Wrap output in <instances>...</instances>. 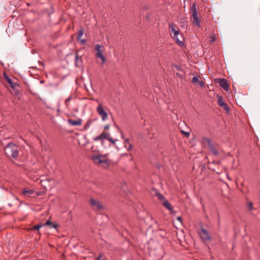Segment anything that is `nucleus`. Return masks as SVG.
Listing matches in <instances>:
<instances>
[{
    "label": "nucleus",
    "instance_id": "1",
    "mask_svg": "<svg viewBox=\"0 0 260 260\" xmlns=\"http://www.w3.org/2000/svg\"><path fill=\"white\" fill-rule=\"evenodd\" d=\"M90 159L95 164L101 165L104 167L109 166L110 161L107 158V154H93L90 156Z\"/></svg>",
    "mask_w": 260,
    "mask_h": 260
},
{
    "label": "nucleus",
    "instance_id": "2",
    "mask_svg": "<svg viewBox=\"0 0 260 260\" xmlns=\"http://www.w3.org/2000/svg\"><path fill=\"white\" fill-rule=\"evenodd\" d=\"M94 50L96 51L95 57L100 58L102 61V64H104L106 60V58L104 55L105 51V46L100 44H96L94 47Z\"/></svg>",
    "mask_w": 260,
    "mask_h": 260
},
{
    "label": "nucleus",
    "instance_id": "3",
    "mask_svg": "<svg viewBox=\"0 0 260 260\" xmlns=\"http://www.w3.org/2000/svg\"><path fill=\"white\" fill-rule=\"evenodd\" d=\"M5 152L8 156H11L13 158H16L18 154V151L17 146L14 144L10 143L5 148Z\"/></svg>",
    "mask_w": 260,
    "mask_h": 260
},
{
    "label": "nucleus",
    "instance_id": "4",
    "mask_svg": "<svg viewBox=\"0 0 260 260\" xmlns=\"http://www.w3.org/2000/svg\"><path fill=\"white\" fill-rule=\"evenodd\" d=\"M107 139L110 142H111L113 145L115 144V141L117 140H114L111 137L110 135L107 132H103L99 136L95 137L93 138V140L94 141H101L103 142L104 140Z\"/></svg>",
    "mask_w": 260,
    "mask_h": 260
},
{
    "label": "nucleus",
    "instance_id": "5",
    "mask_svg": "<svg viewBox=\"0 0 260 260\" xmlns=\"http://www.w3.org/2000/svg\"><path fill=\"white\" fill-rule=\"evenodd\" d=\"M96 102L99 103L98 107H96V112L98 114L101 116L103 121H105L107 120L108 118V114L106 111L105 108L103 106V105L99 103V101L98 99L94 100Z\"/></svg>",
    "mask_w": 260,
    "mask_h": 260
},
{
    "label": "nucleus",
    "instance_id": "6",
    "mask_svg": "<svg viewBox=\"0 0 260 260\" xmlns=\"http://www.w3.org/2000/svg\"><path fill=\"white\" fill-rule=\"evenodd\" d=\"M169 30L170 35L172 38H173L175 40L176 42L178 44L179 39L178 38V35L179 34V31L177 30V26L173 23H171L169 25Z\"/></svg>",
    "mask_w": 260,
    "mask_h": 260
},
{
    "label": "nucleus",
    "instance_id": "7",
    "mask_svg": "<svg viewBox=\"0 0 260 260\" xmlns=\"http://www.w3.org/2000/svg\"><path fill=\"white\" fill-rule=\"evenodd\" d=\"M90 204L93 210L101 211L104 209V206L100 201L98 200L91 198L90 199Z\"/></svg>",
    "mask_w": 260,
    "mask_h": 260
},
{
    "label": "nucleus",
    "instance_id": "8",
    "mask_svg": "<svg viewBox=\"0 0 260 260\" xmlns=\"http://www.w3.org/2000/svg\"><path fill=\"white\" fill-rule=\"evenodd\" d=\"M50 225L51 228H58L59 226V224L56 222H51L49 220H47L44 223H41L38 224L32 228H42L44 226Z\"/></svg>",
    "mask_w": 260,
    "mask_h": 260
},
{
    "label": "nucleus",
    "instance_id": "9",
    "mask_svg": "<svg viewBox=\"0 0 260 260\" xmlns=\"http://www.w3.org/2000/svg\"><path fill=\"white\" fill-rule=\"evenodd\" d=\"M198 233L203 241H206L210 239V236L205 229H201Z\"/></svg>",
    "mask_w": 260,
    "mask_h": 260
},
{
    "label": "nucleus",
    "instance_id": "10",
    "mask_svg": "<svg viewBox=\"0 0 260 260\" xmlns=\"http://www.w3.org/2000/svg\"><path fill=\"white\" fill-rule=\"evenodd\" d=\"M217 98L218 105L220 107H222L227 112H229L230 111V109L228 105L223 101V98L220 95H217Z\"/></svg>",
    "mask_w": 260,
    "mask_h": 260
},
{
    "label": "nucleus",
    "instance_id": "11",
    "mask_svg": "<svg viewBox=\"0 0 260 260\" xmlns=\"http://www.w3.org/2000/svg\"><path fill=\"white\" fill-rule=\"evenodd\" d=\"M216 82L219 84L220 86L224 89L226 91H228L230 88V86L228 84V81L226 79L222 78V79H216Z\"/></svg>",
    "mask_w": 260,
    "mask_h": 260
},
{
    "label": "nucleus",
    "instance_id": "12",
    "mask_svg": "<svg viewBox=\"0 0 260 260\" xmlns=\"http://www.w3.org/2000/svg\"><path fill=\"white\" fill-rule=\"evenodd\" d=\"M208 148L210 152L214 155L217 156L219 154V147L217 144L212 143Z\"/></svg>",
    "mask_w": 260,
    "mask_h": 260
},
{
    "label": "nucleus",
    "instance_id": "13",
    "mask_svg": "<svg viewBox=\"0 0 260 260\" xmlns=\"http://www.w3.org/2000/svg\"><path fill=\"white\" fill-rule=\"evenodd\" d=\"M191 18L192 19V23L194 25L198 26V27H201V24H200L201 20H200L199 17H198V14L195 13V14H191Z\"/></svg>",
    "mask_w": 260,
    "mask_h": 260
},
{
    "label": "nucleus",
    "instance_id": "14",
    "mask_svg": "<svg viewBox=\"0 0 260 260\" xmlns=\"http://www.w3.org/2000/svg\"><path fill=\"white\" fill-rule=\"evenodd\" d=\"M79 51H77L76 54L75 65L77 67H81L83 64L82 56H79Z\"/></svg>",
    "mask_w": 260,
    "mask_h": 260
},
{
    "label": "nucleus",
    "instance_id": "15",
    "mask_svg": "<svg viewBox=\"0 0 260 260\" xmlns=\"http://www.w3.org/2000/svg\"><path fill=\"white\" fill-rule=\"evenodd\" d=\"M201 143L204 147H208L212 143L211 140L206 137L202 138Z\"/></svg>",
    "mask_w": 260,
    "mask_h": 260
},
{
    "label": "nucleus",
    "instance_id": "16",
    "mask_svg": "<svg viewBox=\"0 0 260 260\" xmlns=\"http://www.w3.org/2000/svg\"><path fill=\"white\" fill-rule=\"evenodd\" d=\"M68 123L73 126L80 125L82 124V120L80 119L78 120H73L69 119L68 120Z\"/></svg>",
    "mask_w": 260,
    "mask_h": 260
},
{
    "label": "nucleus",
    "instance_id": "17",
    "mask_svg": "<svg viewBox=\"0 0 260 260\" xmlns=\"http://www.w3.org/2000/svg\"><path fill=\"white\" fill-rule=\"evenodd\" d=\"M124 144L125 147L126 148L127 151H130L132 150L133 146L132 144L130 143L129 139L127 138L124 139Z\"/></svg>",
    "mask_w": 260,
    "mask_h": 260
},
{
    "label": "nucleus",
    "instance_id": "18",
    "mask_svg": "<svg viewBox=\"0 0 260 260\" xmlns=\"http://www.w3.org/2000/svg\"><path fill=\"white\" fill-rule=\"evenodd\" d=\"M162 205L165 208L170 211L171 213H173V209L170 203L167 200H164V201L162 202Z\"/></svg>",
    "mask_w": 260,
    "mask_h": 260
},
{
    "label": "nucleus",
    "instance_id": "19",
    "mask_svg": "<svg viewBox=\"0 0 260 260\" xmlns=\"http://www.w3.org/2000/svg\"><path fill=\"white\" fill-rule=\"evenodd\" d=\"M5 79L7 81V82L10 84V86L13 89H14L18 85L16 82H13L12 81V80L8 76L5 77Z\"/></svg>",
    "mask_w": 260,
    "mask_h": 260
},
{
    "label": "nucleus",
    "instance_id": "20",
    "mask_svg": "<svg viewBox=\"0 0 260 260\" xmlns=\"http://www.w3.org/2000/svg\"><path fill=\"white\" fill-rule=\"evenodd\" d=\"M35 191L32 189H27L24 188L22 191V194L25 197H29L33 193H34Z\"/></svg>",
    "mask_w": 260,
    "mask_h": 260
},
{
    "label": "nucleus",
    "instance_id": "21",
    "mask_svg": "<svg viewBox=\"0 0 260 260\" xmlns=\"http://www.w3.org/2000/svg\"><path fill=\"white\" fill-rule=\"evenodd\" d=\"M187 128L189 130L188 131H184V130L182 129L180 131V132L183 135V136L185 138H188L190 136V131L188 127Z\"/></svg>",
    "mask_w": 260,
    "mask_h": 260
},
{
    "label": "nucleus",
    "instance_id": "22",
    "mask_svg": "<svg viewBox=\"0 0 260 260\" xmlns=\"http://www.w3.org/2000/svg\"><path fill=\"white\" fill-rule=\"evenodd\" d=\"M73 96L70 95L68 99L65 100L64 104L66 108L68 109L70 106V101L72 99Z\"/></svg>",
    "mask_w": 260,
    "mask_h": 260
},
{
    "label": "nucleus",
    "instance_id": "23",
    "mask_svg": "<svg viewBox=\"0 0 260 260\" xmlns=\"http://www.w3.org/2000/svg\"><path fill=\"white\" fill-rule=\"evenodd\" d=\"M190 11L191 12V14L197 13V9H196V4L195 3H193L190 8Z\"/></svg>",
    "mask_w": 260,
    "mask_h": 260
},
{
    "label": "nucleus",
    "instance_id": "24",
    "mask_svg": "<svg viewBox=\"0 0 260 260\" xmlns=\"http://www.w3.org/2000/svg\"><path fill=\"white\" fill-rule=\"evenodd\" d=\"M84 34V30L83 29H81L79 30L77 34V39L78 40H80V39L81 38L82 36H83Z\"/></svg>",
    "mask_w": 260,
    "mask_h": 260
},
{
    "label": "nucleus",
    "instance_id": "25",
    "mask_svg": "<svg viewBox=\"0 0 260 260\" xmlns=\"http://www.w3.org/2000/svg\"><path fill=\"white\" fill-rule=\"evenodd\" d=\"M156 195L157 197V198L160 200L162 201V202L164 201V200H166L164 197V196L159 192H156Z\"/></svg>",
    "mask_w": 260,
    "mask_h": 260
},
{
    "label": "nucleus",
    "instance_id": "26",
    "mask_svg": "<svg viewBox=\"0 0 260 260\" xmlns=\"http://www.w3.org/2000/svg\"><path fill=\"white\" fill-rule=\"evenodd\" d=\"M199 81L198 76L194 77L192 79V82L194 84H197Z\"/></svg>",
    "mask_w": 260,
    "mask_h": 260
},
{
    "label": "nucleus",
    "instance_id": "27",
    "mask_svg": "<svg viewBox=\"0 0 260 260\" xmlns=\"http://www.w3.org/2000/svg\"><path fill=\"white\" fill-rule=\"evenodd\" d=\"M171 117L172 118H175L176 120H178V116L177 113L173 112L171 114Z\"/></svg>",
    "mask_w": 260,
    "mask_h": 260
},
{
    "label": "nucleus",
    "instance_id": "28",
    "mask_svg": "<svg viewBox=\"0 0 260 260\" xmlns=\"http://www.w3.org/2000/svg\"><path fill=\"white\" fill-rule=\"evenodd\" d=\"M216 40V37L215 35H213L210 37V41L211 43H213Z\"/></svg>",
    "mask_w": 260,
    "mask_h": 260
},
{
    "label": "nucleus",
    "instance_id": "29",
    "mask_svg": "<svg viewBox=\"0 0 260 260\" xmlns=\"http://www.w3.org/2000/svg\"><path fill=\"white\" fill-rule=\"evenodd\" d=\"M197 84H198L200 86H201L202 87H203L205 86V83L202 81H199Z\"/></svg>",
    "mask_w": 260,
    "mask_h": 260
},
{
    "label": "nucleus",
    "instance_id": "30",
    "mask_svg": "<svg viewBox=\"0 0 260 260\" xmlns=\"http://www.w3.org/2000/svg\"><path fill=\"white\" fill-rule=\"evenodd\" d=\"M142 213L144 214V215H146L147 217L146 218L148 219L149 218H151V217L148 215V213L146 211H143Z\"/></svg>",
    "mask_w": 260,
    "mask_h": 260
},
{
    "label": "nucleus",
    "instance_id": "31",
    "mask_svg": "<svg viewBox=\"0 0 260 260\" xmlns=\"http://www.w3.org/2000/svg\"><path fill=\"white\" fill-rule=\"evenodd\" d=\"M248 207H249L250 210L252 209V203L251 202H250V203H249L248 204Z\"/></svg>",
    "mask_w": 260,
    "mask_h": 260
},
{
    "label": "nucleus",
    "instance_id": "32",
    "mask_svg": "<svg viewBox=\"0 0 260 260\" xmlns=\"http://www.w3.org/2000/svg\"><path fill=\"white\" fill-rule=\"evenodd\" d=\"M80 42H81V43L82 44H85V42H86V40H85V39H82V40H81V39H80Z\"/></svg>",
    "mask_w": 260,
    "mask_h": 260
},
{
    "label": "nucleus",
    "instance_id": "33",
    "mask_svg": "<svg viewBox=\"0 0 260 260\" xmlns=\"http://www.w3.org/2000/svg\"><path fill=\"white\" fill-rule=\"evenodd\" d=\"M179 43H180V47H183L184 46L183 43L180 41L179 42Z\"/></svg>",
    "mask_w": 260,
    "mask_h": 260
},
{
    "label": "nucleus",
    "instance_id": "34",
    "mask_svg": "<svg viewBox=\"0 0 260 260\" xmlns=\"http://www.w3.org/2000/svg\"><path fill=\"white\" fill-rule=\"evenodd\" d=\"M109 128V125H107L105 126V127H104V129H107Z\"/></svg>",
    "mask_w": 260,
    "mask_h": 260
},
{
    "label": "nucleus",
    "instance_id": "35",
    "mask_svg": "<svg viewBox=\"0 0 260 260\" xmlns=\"http://www.w3.org/2000/svg\"><path fill=\"white\" fill-rule=\"evenodd\" d=\"M227 177H228V179H229L231 180V179L230 178V177H229V175H227Z\"/></svg>",
    "mask_w": 260,
    "mask_h": 260
},
{
    "label": "nucleus",
    "instance_id": "36",
    "mask_svg": "<svg viewBox=\"0 0 260 260\" xmlns=\"http://www.w3.org/2000/svg\"><path fill=\"white\" fill-rule=\"evenodd\" d=\"M177 219L178 220H179V217H177Z\"/></svg>",
    "mask_w": 260,
    "mask_h": 260
},
{
    "label": "nucleus",
    "instance_id": "37",
    "mask_svg": "<svg viewBox=\"0 0 260 260\" xmlns=\"http://www.w3.org/2000/svg\"><path fill=\"white\" fill-rule=\"evenodd\" d=\"M179 220H180V221L181 222V218H180H180H179Z\"/></svg>",
    "mask_w": 260,
    "mask_h": 260
},
{
    "label": "nucleus",
    "instance_id": "38",
    "mask_svg": "<svg viewBox=\"0 0 260 260\" xmlns=\"http://www.w3.org/2000/svg\"><path fill=\"white\" fill-rule=\"evenodd\" d=\"M175 67L177 68V69H178V67L177 66H176Z\"/></svg>",
    "mask_w": 260,
    "mask_h": 260
}]
</instances>
